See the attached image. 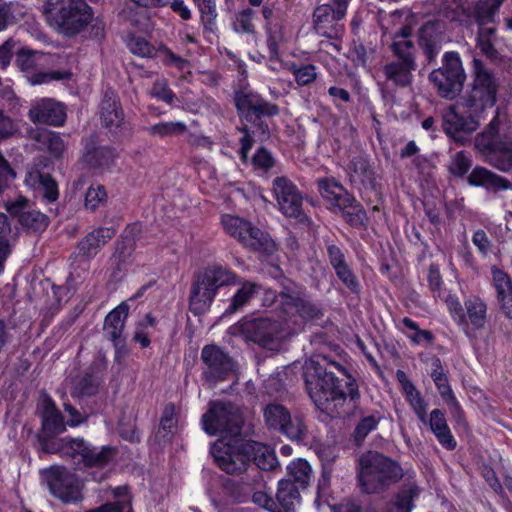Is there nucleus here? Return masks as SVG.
Segmentation results:
<instances>
[{
  "label": "nucleus",
  "instance_id": "ddd939ff",
  "mask_svg": "<svg viewBox=\"0 0 512 512\" xmlns=\"http://www.w3.org/2000/svg\"><path fill=\"white\" fill-rule=\"evenodd\" d=\"M233 336H242L247 341L255 342L263 347H269L276 340L285 337L280 324L268 318H244L229 328Z\"/></svg>",
  "mask_w": 512,
  "mask_h": 512
},
{
  "label": "nucleus",
  "instance_id": "49530a36",
  "mask_svg": "<svg viewBox=\"0 0 512 512\" xmlns=\"http://www.w3.org/2000/svg\"><path fill=\"white\" fill-rule=\"evenodd\" d=\"M259 286L254 282H243L241 287L233 295L224 315H230L241 310L259 292Z\"/></svg>",
  "mask_w": 512,
  "mask_h": 512
},
{
  "label": "nucleus",
  "instance_id": "393cba45",
  "mask_svg": "<svg viewBox=\"0 0 512 512\" xmlns=\"http://www.w3.org/2000/svg\"><path fill=\"white\" fill-rule=\"evenodd\" d=\"M24 182L48 202L58 199V186L50 174L43 173L37 168H31L27 171Z\"/></svg>",
  "mask_w": 512,
  "mask_h": 512
},
{
  "label": "nucleus",
  "instance_id": "423d86ee",
  "mask_svg": "<svg viewBox=\"0 0 512 512\" xmlns=\"http://www.w3.org/2000/svg\"><path fill=\"white\" fill-rule=\"evenodd\" d=\"M276 299L281 311L296 325L293 333L301 331L305 322L319 319L323 315L305 288L292 281L283 283Z\"/></svg>",
  "mask_w": 512,
  "mask_h": 512
},
{
  "label": "nucleus",
  "instance_id": "a878e982",
  "mask_svg": "<svg viewBox=\"0 0 512 512\" xmlns=\"http://www.w3.org/2000/svg\"><path fill=\"white\" fill-rule=\"evenodd\" d=\"M491 274L500 309L507 318L512 320V279L497 266H492Z\"/></svg>",
  "mask_w": 512,
  "mask_h": 512
},
{
  "label": "nucleus",
  "instance_id": "c9c22d12",
  "mask_svg": "<svg viewBox=\"0 0 512 512\" xmlns=\"http://www.w3.org/2000/svg\"><path fill=\"white\" fill-rule=\"evenodd\" d=\"M240 242L252 250L272 253L275 250V243L268 234L249 223L247 231L243 234Z\"/></svg>",
  "mask_w": 512,
  "mask_h": 512
},
{
  "label": "nucleus",
  "instance_id": "bb28decb",
  "mask_svg": "<svg viewBox=\"0 0 512 512\" xmlns=\"http://www.w3.org/2000/svg\"><path fill=\"white\" fill-rule=\"evenodd\" d=\"M467 181L471 186H481L494 192L512 189V183L487 168L476 166L468 175Z\"/></svg>",
  "mask_w": 512,
  "mask_h": 512
},
{
  "label": "nucleus",
  "instance_id": "473e14b6",
  "mask_svg": "<svg viewBox=\"0 0 512 512\" xmlns=\"http://www.w3.org/2000/svg\"><path fill=\"white\" fill-rule=\"evenodd\" d=\"M102 381V373L99 364L91 365L79 379L71 391L74 398L93 396L98 392Z\"/></svg>",
  "mask_w": 512,
  "mask_h": 512
},
{
  "label": "nucleus",
  "instance_id": "5701e85b",
  "mask_svg": "<svg viewBox=\"0 0 512 512\" xmlns=\"http://www.w3.org/2000/svg\"><path fill=\"white\" fill-rule=\"evenodd\" d=\"M128 313V304L126 302H122L105 317L103 326L104 335L108 340L113 342L116 349H119L124 345L122 335Z\"/></svg>",
  "mask_w": 512,
  "mask_h": 512
},
{
  "label": "nucleus",
  "instance_id": "58836bf2",
  "mask_svg": "<svg viewBox=\"0 0 512 512\" xmlns=\"http://www.w3.org/2000/svg\"><path fill=\"white\" fill-rule=\"evenodd\" d=\"M497 26H479L476 32V47L490 60L498 59L499 53L495 48Z\"/></svg>",
  "mask_w": 512,
  "mask_h": 512
},
{
  "label": "nucleus",
  "instance_id": "cd10ccee",
  "mask_svg": "<svg viewBox=\"0 0 512 512\" xmlns=\"http://www.w3.org/2000/svg\"><path fill=\"white\" fill-rule=\"evenodd\" d=\"M464 313L466 315L467 325H461L467 335H470V329L481 330L487 322V306L479 297L473 296L465 300Z\"/></svg>",
  "mask_w": 512,
  "mask_h": 512
},
{
  "label": "nucleus",
  "instance_id": "f8f14e48",
  "mask_svg": "<svg viewBox=\"0 0 512 512\" xmlns=\"http://www.w3.org/2000/svg\"><path fill=\"white\" fill-rule=\"evenodd\" d=\"M263 417L269 429L276 430L293 441H303L308 429L301 416H292L282 404L272 402L263 408Z\"/></svg>",
  "mask_w": 512,
  "mask_h": 512
},
{
  "label": "nucleus",
  "instance_id": "bf43d9fd",
  "mask_svg": "<svg viewBox=\"0 0 512 512\" xmlns=\"http://www.w3.org/2000/svg\"><path fill=\"white\" fill-rule=\"evenodd\" d=\"M472 166V160L463 151L455 153L448 164L449 172L456 177H464Z\"/></svg>",
  "mask_w": 512,
  "mask_h": 512
},
{
  "label": "nucleus",
  "instance_id": "e433bc0d",
  "mask_svg": "<svg viewBox=\"0 0 512 512\" xmlns=\"http://www.w3.org/2000/svg\"><path fill=\"white\" fill-rule=\"evenodd\" d=\"M18 233H12L10 221L5 213L0 212V273L4 271L5 262L11 255L17 242Z\"/></svg>",
  "mask_w": 512,
  "mask_h": 512
},
{
  "label": "nucleus",
  "instance_id": "f03ea898",
  "mask_svg": "<svg viewBox=\"0 0 512 512\" xmlns=\"http://www.w3.org/2000/svg\"><path fill=\"white\" fill-rule=\"evenodd\" d=\"M334 370L347 374L338 362L324 355H314L305 362L303 376L309 396L318 409L345 415L350 412V407L345 406L351 405L354 411L359 409L361 395L356 381L350 376L344 390Z\"/></svg>",
  "mask_w": 512,
  "mask_h": 512
},
{
  "label": "nucleus",
  "instance_id": "de8ad7c7",
  "mask_svg": "<svg viewBox=\"0 0 512 512\" xmlns=\"http://www.w3.org/2000/svg\"><path fill=\"white\" fill-rule=\"evenodd\" d=\"M311 478L312 468L306 460L299 458L288 465L285 480H290L304 490L309 485Z\"/></svg>",
  "mask_w": 512,
  "mask_h": 512
},
{
  "label": "nucleus",
  "instance_id": "774afa93",
  "mask_svg": "<svg viewBox=\"0 0 512 512\" xmlns=\"http://www.w3.org/2000/svg\"><path fill=\"white\" fill-rule=\"evenodd\" d=\"M85 512H133L132 503L126 498L105 503L99 507L86 510Z\"/></svg>",
  "mask_w": 512,
  "mask_h": 512
},
{
  "label": "nucleus",
  "instance_id": "9d476101",
  "mask_svg": "<svg viewBox=\"0 0 512 512\" xmlns=\"http://www.w3.org/2000/svg\"><path fill=\"white\" fill-rule=\"evenodd\" d=\"M247 440L239 437L229 440L220 439L211 447V455L216 465L225 473L238 475L249 467Z\"/></svg>",
  "mask_w": 512,
  "mask_h": 512
},
{
  "label": "nucleus",
  "instance_id": "72a5a7b5",
  "mask_svg": "<svg viewBox=\"0 0 512 512\" xmlns=\"http://www.w3.org/2000/svg\"><path fill=\"white\" fill-rule=\"evenodd\" d=\"M300 487L290 480L279 481L275 504L280 512H291L300 501Z\"/></svg>",
  "mask_w": 512,
  "mask_h": 512
},
{
  "label": "nucleus",
  "instance_id": "2eb2a0df",
  "mask_svg": "<svg viewBox=\"0 0 512 512\" xmlns=\"http://www.w3.org/2000/svg\"><path fill=\"white\" fill-rule=\"evenodd\" d=\"M52 495L64 503L81 500L80 486L74 474L64 467L53 466L42 472Z\"/></svg>",
  "mask_w": 512,
  "mask_h": 512
},
{
  "label": "nucleus",
  "instance_id": "09e8293b",
  "mask_svg": "<svg viewBox=\"0 0 512 512\" xmlns=\"http://www.w3.org/2000/svg\"><path fill=\"white\" fill-rule=\"evenodd\" d=\"M434 25L427 23L420 29L419 45L426 57L427 63L431 64L435 61L441 50V44L433 37Z\"/></svg>",
  "mask_w": 512,
  "mask_h": 512
},
{
  "label": "nucleus",
  "instance_id": "6e6d98bb",
  "mask_svg": "<svg viewBox=\"0 0 512 512\" xmlns=\"http://www.w3.org/2000/svg\"><path fill=\"white\" fill-rule=\"evenodd\" d=\"M156 322V319L151 314H146L142 320L136 323L133 341L139 343L142 348H147L151 343L149 328H154Z\"/></svg>",
  "mask_w": 512,
  "mask_h": 512
},
{
  "label": "nucleus",
  "instance_id": "7ed1b4c3",
  "mask_svg": "<svg viewBox=\"0 0 512 512\" xmlns=\"http://www.w3.org/2000/svg\"><path fill=\"white\" fill-rule=\"evenodd\" d=\"M474 146L489 165L501 172L512 171V127L499 109L484 131L476 135Z\"/></svg>",
  "mask_w": 512,
  "mask_h": 512
},
{
  "label": "nucleus",
  "instance_id": "aec40b11",
  "mask_svg": "<svg viewBox=\"0 0 512 512\" xmlns=\"http://www.w3.org/2000/svg\"><path fill=\"white\" fill-rule=\"evenodd\" d=\"M28 116L33 123L61 126L66 119L64 106L53 99H42L29 110Z\"/></svg>",
  "mask_w": 512,
  "mask_h": 512
},
{
  "label": "nucleus",
  "instance_id": "4d7b16f0",
  "mask_svg": "<svg viewBox=\"0 0 512 512\" xmlns=\"http://www.w3.org/2000/svg\"><path fill=\"white\" fill-rule=\"evenodd\" d=\"M296 83L299 86H307L313 83L317 78L316 66L313 64H295L289 66Z\"/></svg>",
  "mask_w": 512,
  "mask_h": 512
},
{
  "label": "nucleus",
  "instance_id": "f257e3e1",
  "mask_svg": "<svg viewBox=\"0 0 512 512\" xmlns=\"http://www.w3.org/2000/svg\"><path fill=\"white\" fill-rule=\"evenodd\" d=\"M398 491L388 503L385 512H411L423 489L414 473L404 474L395 460L377 451H366L358 459L357 479L360 490L366 494L385 492L400 479Z\"/></svg>",
  "mask_w": 512,
  "mask_h": 512
},
{
  "label": "nucleus",
  "instance_id": "338daca9",
  "mask_svg": "<svg viewBox=\"0 0 512 512\" xmlns=\"http://www.w3.org/2000/svg\"><path fill=\"white\" fill-rule=\"evenodd\" d=\"M107 197L106 191L102 185H91L85 195V207L95 210L100 203L105 201Z\"/></svg>",
  "mask_w": 512,
  "mask_h": 512
},
{
  "label": "nucleus",
  "instance_id": "a19ab883",
  "mask_svg": "<svg viewBox=\"0 0 512 512\" xmlns=\"http://www.w3.org/2000/svg\"><path fill=\"white\" fill-rule=\"evenodd\" d=\"M348 406H345L347 408ZM350 412L345 415H340L341 417L345 416H359L360 421L355 427L354 430V438L357 444H360L364 441L367 435L376 429L380 416L378 413H372L370 415H365L363 409L359 405V409L353 410V407L350 405Z\"/></svg>",
  "mask_w": 512,
  "mask_h": 512
},
{
  "label": "nucleus",
  "instance_id": "052dcab7",
  "mask_svg": "<svg viewBox=\"0 0 512 512\" xmlns=\"http://www.w3.org/2000/svg\"><path fill=\"white\" fill-rule=\"evenodd\" d=\"M250 222H247L234 215H224L222 217V225L227 233L239 241L243 237Z\"/></svg>",
  "mask_w": 512,
  "mask_h": 512
},
{
  "label": "nucleus",
  "instance_id": "ea45409f",
  "mask_svg": "<svg viewBox=\"0 0 512 512\" xmlns=\"http://www.w3.org/2000/svg\"><path fill=\"white\" fill-rule=\"evenodd\" d=\"M140 233V226L137 224L129 225L125 230V240L116 244L113 259L119 269L122 265L130 262L132 251L134 250L136 236Z\"/></svg>",
  "mask_w": 512,
  "mask_h": 512
},
{
  "label": "nucleus",
  "instance_id": "0eeeda50",
  "mask_svg": "<svg viewBox=\"0 0 512 512\" xmlns=\"http://www.w3.org/2000/svg\"><path fill=\"white\" fill-rule=\"evenodd\" d=\"M203 429L209 435H222V439L241 435L243 418L237 406L231 402H210L208 411L202 416Z\"/></svg>",
  "mask_w": 512,
  "mask_h": 512
},
{
  "label": "nucleus",
  "instance_id": "39448f33",
  "mask_svg": "<svg viewBox=\"0 0 512 512\" xmlns=\"http://www.w3.org/2000/svg\"><path fill=\"white\" fill-rule=\"evenodd\" d=\"M236 279L232 271L219 265L209 266L199 271L190 291V311L194 315L206 312L217 295L218 289L235 283Z\"/></svg>",
  "mask_w": 512,
  "mask_h": 512
},
{
  "label": "nucleus",
  "instance_id": "7c9ffc66",
  "mask_svg": "<svg viewBox=\"0 0 512 512\" xmlns=\"http://www.w3.org/2000/svg\"><path fill=\"white\" fill-rule=\"evenodd\" d=\"M43 430L49 434H59L65 430L63 417L48 395H43L40 402Z\"/></svg>",
  "mask_w": 512,
  "mask_h": 512
},
{
  "label": "nucleus",
  "instance_id": "2f4dec72",
  "mask_svg": "<svg viewBox=\"0 0 512 512\" xmlns=\"http://www.w3.org/2000/svg\"><path fill=\"white\" fill-rule=\"evenodd\" d=\"M37 149L47 151L53 158H60L65 150V144L60 135L47 129H38L31 133Z\"/></svg>",
  "mask_w": 512,
  "mask_h": 512
},
{
  "label": "nucleus",
  "instance_id": "c756f323",
  "mask_svg": "<svg viewBox=\"0 0 512 512\" xmlns=\"http://www.w3.org/2000/svg\"><path fill=\"white\" fill-rule=\"evenodd\" d=\"M415 70L396 61H389L383 65L381 72L387 86L406 88L412 84Z\"/></svg>",
  "mask_w": 512,
  "mask_h": 512
},
{
  "label": "nucleus",
  "instance_id": "79ce46f5",
  "mask_svg": "<svg viewBox=\"0 0 512 512\" xmlns=\"http://www.w3.org/2000/svg\"><path fill=\"white\" fill-rule=\"evenodd\" d=\"M77 438H54L44 435L39 437L40 449L46 453H61L64 456L73 458L75 447H79L76 443Z\"/></svg>",
  "mask_w": 512,
  "mask_h": 512
},
{
  "label": "nucleus",
  "instance_id": "c03bdc74",
  "mask_svg": "<svg viewBox=\"0 0 512 512\" xmlns=\"http://www.w3.org/2000/svg\"><path fill=\"white\" fill-rule=\"evenodd\" d=\"M256 11L245 8L236 12L232 18L231 26L235 33L255 38L257 29L255 24Z\"/></svg>",
  "mask_w": 512,
  "mask_h": 512
},
{
  "label": "nucleus",
  "instance_id": "a211bd4d",
  "mask_svg": "<svg viewBox=\"0 0 512 512\" xmlns=\"http://www.w3.org/2000/svg\"><path fill=\"white\" fill-rule=\"evenodd\" d=\"M467 115H462L454 107H450L443 115L442 127L444 132L456 143L464 145L471 134L480 126L482 114H474L467 109Z\"/></svg>",
  "mask_w": 512,
  "mask_h": 512
},
{
  "label": "nucleus",
  "instance_id": "f704fd0d",
  "mask_svg": "<svg viewBox=\"0 0 512 512\" xmlns=\"http://www.w3.org/2000/svg\"><path fill=\"white\" fill-rule=\"evenodd\" d=\"M247 442L249 463L253 461L257 468L265 471L276 467L277 458L270 447L253 440H247Z\"/></svg>",
  "mask_w": 512,
  "mask_h": 512
},
{
  "label": "nucleus",
  "instance_id": "6e6552de",
  "mask_svg": "<svg viewBox=\"0 0 512 512\" xmlns=\"http://www.w3.org/2000/svg\"><path fill=\"white\" fill-rule=\"evenodd\" d=\"M235 105L245 121L252 124L253 135H258L261 140L269 137L267 123L262 120L263 116H275L279 113L277 105L264 100L259 94L251 91L237 92Z\"/></svg>",
  "mask_w": 512,
  "mask_h": 512
},
{
  "label": "nucleus",
  "instance_id": "3c124183",
  "mask_svg": "<svg viewBox=\"0 0 512 512\" xmlns=\"http://www.w3.org/2000/svg\"><path fill=\"white\" fill-rule=\"evenodd\" d=\"M44 54L27 48H22L16 53L15 63L17 67L27 75L36 71L42 64Z\"/></svg>",
  "mask_w": 512,
  "mask_h": 512
},
{
  "label": "nucleus",
  "instance_id": "5fc2aeb1",
  "mask_svg": "<svg viewBox=\"0 0 512 512\" xmlns=\"http://www.w3.org/2000/svg\"><path fill=\"white\" fill-rule=\"evenodd\" d=\"M187 130L184 122H160L147 128V132L151 136L160 138L181 135Z\"/></svg>",
  "mask_w": 512,
  "mask_h": 512
},
{
  "label": "nucleus",
  "instance_id": "20e7f679",
  "mask_svg": "<svg viewBox=\"0 0 512 512\" xmlns=\"http://www.w3.org/2000/svg\"><path fill=\"white\" fill-rule=\"evenodd\" d=\"M471 83L459 105L474 114H483L497 101L500 79L486 62L478 57L471 61Z\"/></svg>",
  "mask_w": 512,
  "mask_h": 512
},
{
  "label": "nucleus",
  "instance_id": "4c0bfd02",
  "mask_svg": "<svg viewBox=\"0 0 512 512\" xmlns=\"http://www.w3.org/2000/svg\"><path fill=\"white\" fill-rule=\"evenodd\" d=\"M429 425L442 446L449 450H453L456 447V441L450 432L444 413L441 410L434 409L430 413Z\"/></svg>",
  "mask_w": 512,
  "mask_h": 512
},
{
  "label": "nucleus",
  "instance_id": "8fccbe9b",
  "mask_svg": "<svg viewBox=\"0 0 512 512\" xmlns=\"http://www.w3.org/2000/svg\"><path fill=\"white\" fill-rule=\"evenodd\" d=\"M115 151L110 147L88 148L83 155V161L91 168L109 166L115 159Z\"/></svg>",
  "mask_w": 512,
  "mask_h": 512
},
{
  "label": "nucleus",
  "instance_id": "37998d69",
  "mask_svg": "<svg viewBox=\"0 0 512 512\" xmlns=\"http://www.w3.org/2000/svg\"><path fill=\"white\" fill-rule=\"evenodd\" d=\"M390 50L392 51L396 61L410 68L416 69V46L410 39H397L393 38L390 44Z\"/></svg>",
  "mask_w": 512,
  "mask_h": 512
},
{
  "label": "nucleus",
  "instance_id": "680f3d73",
  "mask_svg": "<svg viewBox=\"0 0 512 512\" xmlns=\"http://www.w3.org/2000/svg\"><path fill=\"white\" fill-rule=\"evenodd\" d=\"M31 85H41L49 83L53 80H66L71 77V73L67 71L37 72L34 71L30 75H26Z\"/></svg>",
  "mask_w": 512,
  "mask_h": 512
},
{
  "label": "nucleus",
  "instance_id": "0e129e2a",
  "mask_svg": "<svg viewBox=\"0 0 512 512\" xmlns=\"http://www.w3.org/2000/svg\"><path fill=\"white\" fill-rule=\"evenodd\" d=\"M334 271L339 278V280L352 292V293H359L360 291V284L356 277V275L353 273L352 269L346 262L345 264H342L338 267L334 268Z\"/></svg>",
  "mask_w": 512,
  "mask_h": 512
},
{
  "label": "nucleus",
  "instance_id": "13d9d810",
  "mask_svg": "<svg viewBox=\"0 0 512 512\" xmlns=\"http://www.w3.org/2000/svg\"><path fill=\"white\" fill-rule=\"evenodd\" d=\"M267 47L271 59L279 56V45L283 41L281 27L278 24L266 23Z\"/></svg>",
  "mask_w": 512,
  "mask_h": 512
},
{
  "label": "nucleus",
  "instance_id": "f3484780",
  "mask_svg": "<svg viewBox=\"0 0 512 512\" xmlns=\"http://www.w3.org/2000/svg\"><path fill=\"white\" fill-rule=\"evenodd\" d=\"M273 193L279 210L284 216L304 221L306 216L302 209V194L289 178L276 177L273 180Z\"/></svg>",
  "mask_w": 512,
  "mask_h": 512
},
{
  "label": "nucleus",
  "instance_id": "9b49d317",
  "mask_svg": "<svg viewBox=\"0 0 512 512\" xmlns=\"http://www.w3.org/2000/svg\"><path fill=\"white\" fill-rule=\"evenodd\" d=\"M202 379L209 387H215L237 372V362L223 348L215 344L205 345L201 351Z\"/></svg>",
  "mask_w": 512,
  "mask_h": 512
},
{
  "label": "nucleus",
  "instance_id": "69168bd1",
  "mask_svg": "<svg viewBox=\"0 0 512 512\" xmlns=\"http://www.w3.org/2000/svg\"><path fill=\"white\" fill-rule=\"evenodd\" d=\"M252 164L255 170L267 173L275 165V159L270 151L265 147H260L252 158Z\"/></svg>",
  "mask_w": 512,
  "mask_h": 512
},
{
  "label": "nucleus",
  "instance_id": "b1692460",
  "mask_svg": "<svg viewBox=\"0 0 512 512\" xmlns=\"http://www.w3.org/2000/svg\"><path fill=\"white\" fill-rule=\"evenodd\" d=\"M505 0H476L468 8L467 15L477 27L498 25V14Z\"/></svg>",
  "mask_w": 512,
  "mask_h": 512
},
{
  "label": "nucleus",
  "instance_id": "dca6fc26",
  "mask_svg": "<svg viewBox=\"0 0 512 512\" xmlns=\"http://www.w3.org/2000/svg\"><path fill=\"white\" fill-rule=\"evenodd\" d=\"M346 13L347 8L341 5H333L332 2L317 6L312 17L315 32L328 39H340L344 32L341 21Z\"/></svg>",
  "mask_w": 512,
  "mask_h": 512
},
{
  "label": "nucleus",
  "instance_id": "412c9836",
  "mask_svg": "<svg viewBox=\"0 0 512 512\" xmlns=\"http://www.w3.org/2000/svg\"><path fill=\"white\" fill-rule=\"evenodd\" d=\"M115 234L112 227H100L91 231L79 241L76 256L83 261H90Z\"/></svg>",
  "mask_w": 512,
  "mask_h": 512
},
{
  "label": "nucleus",
  "instance_id": "4468645a",
  "mask_svg": "<svg viewBox=\"0 0 512 512\" xmlns=\"http://www.w3.org/2000/svg\"><path fill=\"white\" fill-rule=\"evenodd\" d=\"M4 207L19 227L28 234L41 233L49 225V217L22 195L7 200Z\"/></svg>",
  "mask_w": 512,
  "mask_h": 512
},
{
  "label": "nucleus",
  "instance_id": "c85d7f7f",
  "mask_svg": "<svg viewBox=\"0 0 512 512\" xmlns=\"http://www.w3.org/2000/svg\"><path fill=\"white\" fill-rule=\"evenodd\" d=\"M349 179L358 189L374 187L375 173L365 157L357 156L351 160Z\"/></svg>",
  "mask_w": 512,
  "mask_h": 512
},
{
  "label": "nucleus",
  "instance_id": "a18cd8bd",
  "mask_svg": "<svg viewBox=\"0 0 512 512\" xmlns=\"http://www.w3.org/2000/svg\"><path fill=\"white\" fill-rule=\"evenodd\" d=\"M200 14V22L205 32L214 33L217 30V0H193Z\"/></svg>",
  "mask_w": 512,
  "mask_h": 512
},
{
  "label": "nucleus",
  "instance_id": "6ab92c4d",
  "mask_svg": "<svg viewBox=\"0 0 512 512\" xmlns=\"http://www.w3.org/2000/svg\"><path fill=\"white\" fill-rule=\"evenodd\" d=\"M79 447H75L73 458L80 456L86 466L104 468L115 461L118 450L114 446L93 447L81 438H77Z\"/></svg>",
  "mask_w": 512,
  "mask_h": 512
},
{
  "label": "nucleus",
  "instance_id": "1a4fd4ad",
  "mask_svg": "<svg viewBox=\"0 0 512 512\" xmlns=\"http://www.w3.org/2000/svg\"><path fill=\"white\" fill-rule=\"evenodd\" d=\"M429 80L441 97L450 100L456 98L466 80L459 54L454 51L446 52L442 58V66L430 73Z\"/></svg>",
  "mask_w": 512,
  "mask_h": 512
},
{
  "label": "nucleus",
  "instance_id": "4be33fe9",
  "mask_svg": "<svg viewBox=\"0 0 512 512\" xmlns=\"http://www.w3.org/2000/svg\"><path fill=\"white\" fill-rule=\"evenodd\" d=\"M100 119L102 125L110 132H117L124 125V114L118 96L111 89L105 91L101 100Z\"/></svg>",
  "mask_w": 512,
  "mask_h": 512
},
{
  "label": "nucleus",
  "instance_id": "864d4df0",
  "mask_svg": "<svg viewBox=\"0 0 512 512\" xmlns=\"http://www.w3.org/2000/svg\"><path fill=\"white\" fill-rule=\"evenodd\" d=\"M431 378L434 381L440 395L444 400L454 396L453 391L449 385L448 378L444 372L441 360L438 357L432 359Z\"/></svg>",
  "mask_w": 512,
  "mask_h": 512
},
{
  "label": "nucleus",
  "instance_id": "603ef678",
  "mask_svg": "<svg viewBox=\"0 0 512 512\" xmlns=\"http://www.w3.org/2000/svg\"><path fill=\"white\" fill-rule=\"evenodd\" d=\"M176 412L173 404L165 406L160 420L156 438L161 439L163 443L169 442L176 429Z\"/></svg>",
  "mask_w": 512,
  "mask_h": 512
},
{
  "label": "nucleus",
  "instance_id": "e2e57ef3",
  "mask_svg": "<svg viewBox=\"0 0 512 512\" xmlns=\"http://www.w3.org/2000/svg\"><path fill=\"white\" fill-rule=\"evenodd\" d=\"M317 186L321 196L331 204L343 188V186L333 178L318 179Z\"/></svg>",
  "mask_w": 512,
  "mask_h": 512
}]
</instances>
